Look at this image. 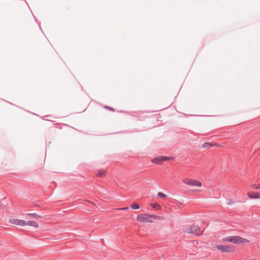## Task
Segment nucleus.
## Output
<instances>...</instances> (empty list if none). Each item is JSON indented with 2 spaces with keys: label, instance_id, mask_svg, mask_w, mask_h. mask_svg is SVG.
<instances>
[{
  "label": "nucleus",
  "instance_id": "obj_1",
  "mask_svg": "<svg viewBox=\"0 0 260 260\" xmlns=\"http://www.w3.org/2000/svg\"><path fill=\"white\" fill-rule=\"evenodd\" d=\"M164 217L147 213L138 214L136 217V220L141 223H152L154 220H161Z\"/></svg>",
  "mask_w": 260,
  "mask_h": 260
},
{
  "label": "nucleus",
  "instance_id": "obj_2",
  "mask_svg": "<svg viewBox=\"0 0 260 260\" xmlns=\"http://www.w3.org/2000/svg\"><path fill=\"white\" fill-rule=\"evenodd\" d=\"M222 241L226 242H231L234 244H241L248 243L249 241L246 239L242 238L239 236H229L223 238Z\"/></svg>",
  "mask_w": 260,
  "mask_h": 260
},
{
  "label": "nucleus",
  "instance_id": "obj_3",
  "mask_svg": "<svg viewBox=\"0 0 260 260\" xmlns=\"http://www.w3.org/2000/svg\"><path fill=\"white\" fill-rule=\"evenodd\" d=\"M182 181L183 183L191 187H196L199 188L201 187L202 185V182L197 179L186 178L184 179Z\"/></svg>",
  "mask_w": 260,
  "mask_h": 260
},
{
  "label": "nucleus",
  "instance_id": "obj_4",
  "mask_svg": "<svg viewBox=\"0 0 260 260\" xmlns=\"http://www.w3.org/2000/svg\"><path fill=\"white\" fill-rule=\"evenodd\" d=\"M184 231L187 234H195L197 235H200L202 234V232L198 226L192 225L186 227Z\"/></svg>",
  "mask_w": 260,
  "mask_h": 260
},
{
  "label": "nucleus",
  "instance_id": "obj_5",
  "mask_svg": "<svg viewBox=\"0 0 260 260\" xmlns=\"http://www.w3.org/2000/svg\"><path fill=\"white\" fill-rule=\"evenodd\" d=\"M215 248L223 252L230 253L234 251V248L229 245L217 244L215 246Z\"/></svg>",
  "mask_w": 260,
  "mask_h": 260
},
{
  "label": "nucleus",
  "instance_id": "obj_6",
  "mask_svg": "<svg viewBox=\"0 0 260 260\" xmlns=\"http://www.w3.org/2000/svg\"><path fill=\"white\" fill-rule=\"evenodd\" d=\"M10 223L21 226H26V221L17 218H12L9 220Z\"/></svg>",
  "mask_w": 260,
  "mask_h": 260
},
{
  "label": "nucleus",
  "instance_id": "obj_7",
  "mask_svg": "<svg viewBox=\"0 0 260 260\" xmlns=\"http://www.w3.org/2000/svg\"><path fill=\"white\" fill-rule=\"evenodd\" d=\"M168 159V158L166 156H158L152 159L151 161L154 164L160 165L164 161Z\"/></svg>",
  "mask_w": 260,
  "mask_h": 260
},
{
  "label": "nucleus",
  "instance_id": "obj_8",
  "mask_svg": "<svg viewBox=\"0 0 260 260\" xmlns=\"http://www.w3.org/2000/svg\"><path fill=\"white\" fill-rule=\"evenodd\" d=\"M26 226H31L35 229H38L39 227V224L33 220L26 221Z\"/></svg>",
  "mask_w": 260,
  "mask_h": 260
},
{
  "label": "nucleus",
  "instance_id": "obj_9",
  "mask_svg": "<svg viewBox=\"0 0 260 260\" xmlns=\"http://www.w3.org/2000/svg\"><path fill=\"white\" fill-rule=\"evenodd\" d=\"M247 196L250 199H260L259 192H249L247 193Z\"/></svg>",
  "mask_w": 260,
  "mask_h": 260
},
{
  "label": "nucleus",
  "instance_id": "obj_10",
  "mask_svg": "<svg viewBox=\"0 0 260 260\" xmlns=\"http://www.w3.org/2000/svg\"><path fill=\"white\" fill-rule=\"evenodd\" d=\"M151 206L157 210H160L161 209V207L160 205L156 203H152L151 204Z\"/></svg>",
  "mask_w": 260,
  "mask_h": 260
},
{
  "label": "nucleus",
  "instance_id": "obj_11",
  "mask_svg": "<svg viewBox=\"0 0 260 260\" xmlns=\"http://www.w3.org/2000/svg\"><path fill=\"white\" fill-rule=\"evenodd\" d=\"M27 215H29V216H30L32 217H34L36 219H40V218H42V216L36 213H27Z\"/></svg>",
  "mask_w": 260,
  "mask_h": 260
},
{
  "label": "nucleus",
  "instance_id": "obj_12",
  "mask_svg": "<svg viewBox=\"0 0 260 260\" xmlns=\"http://www.w3.org/2000/svg\"><path fill=\"white\" fill-rule=\"evenodd\" d=\"M131 208L133 209H139L140 208V205L136 202L133 203L131 205Z\"/></svg>",
  "mask_w": 260,
  "mask_h": 260
},
{
  "label": "nucleus",
  "instance_id": "obj_13",
  "mask_svg": "<svg viewBox=\"0 0 260 260\" xmlns=\"http://www.w3.org/2000/svg\"><path fill=\"white\" fill-rule=\"evenodd\" d=\"M106 174V171L100 170L98 172V176L99 177H104L105 176Z\"/></svg>",
  "mask_w": 260,
  "mask_h": 260
},
{
  "label": "nucleus",
  "instance_id": "obj_14",
  "mask_svg": "<svg viewBox=\"0 0 260 260\" xmlns=\"http://www.w3.org/2000/svg\"><path fill=\"white\" fill-rule=\"evenodd\" d=\"M212 146V144H210V143H207V142H206V143H203V144H202V147L203 148H206L209 147H210V146Z\"/></svg>",
  "mask_w": 260,
  "mask_h": 260
},
{
  "label": "nucleus",
  "instance_id": "obj_15",
  "mask_svg": "<svg viewBox=\"0 0 260 260\" xmlns=\"http://www.w3.org/2000/svg\"><path fill=\"white\" fill-rule=\"evenodd\" d=\"M251 187L253 189H260V183L256 185L255 184H252L251 185Z\"/></svg>",
  "mask_w": 260,
  "mask_h": 260
},
{
  "label": "nucleus",
  "instance_id": "obj_16",
  "mask_svg": "<svg viewBox=\"0 0 260 260\" xmlns=\"http://www.w3.org/2000/svg\"><path fill=\"white\" fill-rule=\"evenodd\" d=\"M157 196H158V197H159L160 198H166L167 197V196L165 193L161 192H159L157 193Z\"/></svg>",
  "mask_w": 260,
  "mask_h": 260
},
{
  "label": "nucleus",
  "instance_id": "obj_17",
  "mask_svg": "<svg viewBox=\"0 0 260 260\" xmlns=\"http://www.w3.org/2000/svg\"><path fill=\"white\" fill-rule=\"evenodd\" d=\"M127 209H128V207H127L118 209V210H127Z\"/></svg>",
  "mask_w": 260,
  "mask_h": 260
},
{
  "label": "nucleus",
  "instance_id": "obj_18",
  "mask_svg": "<svg viewBox=\"0 0 260 260\" xmlns=\"http://www.w3.org/2000/svg\"><path fill=\"white\" fill-rule=\"evenodd\" d=\"M212 146H219V145L218 144L215 143V144H214L212 145Z\"/></svg>",
  "mask_w": 260,
  "mask_h": 260
},
{
  "label": "nucleus",
  "instance_id": "obj_19",
  "mask_svg": "<svg viewBox=\"0 0 260 260\" xmlns=\"http://www.w3.org/2000/svg\"><path fill=\"white\" fill-rule=\"evenodd\" d=\"M194 191H197V192H200L201 190H200L199 189H197V190H195Z\"/></svg>",
  "mask_w": 260,
  "mask_h": 260
}]
</instances>
